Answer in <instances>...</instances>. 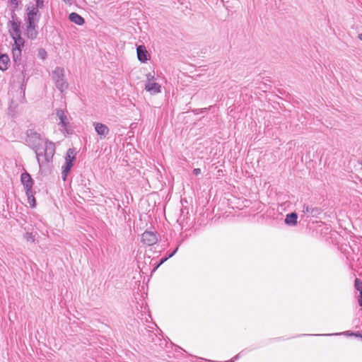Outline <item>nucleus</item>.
Here are the masks:
<instances>
[{
	"mask_svg": "<svg viewBox=\"0 0 362 362\" xmlns=\"http://www.w3.org/2000/svg\"><path fill=\"white\" fill-rule=\"evenodd\" d=\"M137 57L141 62H146L149 57V54L144 45H139L136 47Z\"/></svg>",
	"mask_w": 362,
	"mask_h": 362,
	"instance_id": "nucleus-11",
	"label": "nucleus"
},
{
	"mask_svg": "<svg viewBox=\"0 0 362 362\" xmlns=\"http://www.w3.org/2000/svg\"><path fill=\"white\" fill-rule=\"evenodd\" d=\"M93 126L97 134L100 136V139L105 138L109 134L110 130L107 125L99 122H95L93 123Z\"/></svg>",
	"mask_w": 362,
	"mask_h": 362,
	"instance_id": "nucleus-10",
	"label": "nucleus"
},
{
	"mask_svg": "<svg viewBox=\"0 0 362 362\" xmlns=\"http://www.w3.org/2000/svg\"><path fill=\"white\" fill-rule=\"evenodd\" d=\"M37 56L42 59H45L47 57V52L45 49L41 48L38 50Z\"/></svg>",
	"mask_w": 362,
	"mask_h": 362,
	"instance_id": "nucleus-21",
	"label": "nucleus"
},
{
	"mask_svg": "<svg viewBox=\"0 0 362 362\" xmlns=\"http://www.w3.org/2000/svg\"><path fill=\"white\" fill-rule=\"evenodd\" d=\"M10 5L12 9L16 10L18 8V0H10Z\"/></svg>",
	"mask_w": 362,
	"mask_h": 362,
	"instance_id": "nucleus-22",
	"label": "nucleus"
},
{
	"mask_svg": "<svg viewBox=\"0 0 362 362\" xmlns=\"http://www.w3.org/2000/svg\"><path fill=\"white\" fill-rule=\"evenodd\" d=\"M26 11L25 18L26 25H37L40 18V13L37 8L28 6Z\"/></svg>",
	"mask_w": 362,
	"mask_h": 362,
	"instance_id": "nucleus-6",
	"label": "nucleus"
},
{
	"mask_svg": "<svg viewBox=\"0 0 362 362\" xmlns=\"http://www.w3.org/2000/svg\"><path fill=\"white\" fill-rule=\"evenodd\" d=\"M359 296L358 298V303L360 306H362V290L359 291Z\"/></svg>",
	"mask_w": 362,
	"mask_h": 362,
	"instance_id": "nucleus-24",
	"label": "nucleus"
},
{
	"mask_svg": "<svg viewBox=\"0 0 362 362\" xmlns=\"http://www.w3.org/2000/svg\"><path fill=\"white\" fill-rule=\"evenodd\" d=\"M62 1L69 6H71L74 3L73 0H62Z\"/></svg>",
	"mask_w": 362,
	"mask_h": 362,
	"instance_id": "nucleus-28",
	"label": "nucleus"
},
{
	"mask_svg": "<svg viewBox=\"0 0 362 362\" xmlns=\"http://www.w3.org/2000/svg\"><path fill=\"white\" fill-rule=\"evenodd\" d=\"M202 171H201V169L200 168H194L193 170V174L194 175H199V174H201Z\"/></svg>",
	"mask_w": 362,
	"mask_h": 362,
	"instance_id": "nucleus-26",
	"label": "nucleus"
},
{
	"mask_svg": "<svg viewBox=\"0 0 362 362\" xmlns=\"http://www.w3.org/2000/svg\"><path fill=\"white\" fill-rule=\"evenodd\" d=\"M69 19L78 25H82L85 23L84 18L78 14L77 13L73 12L69 14Z\"/></svg>",
	"mask_w": 362,
	"mask_h": 362,
	"instance_id": "nucleus-16",
	"label": "nucleus"
},
{
	"mask_svg": "<svg viewBox=\"0 0 362 362\" xmlns=\"http://www.w3.org/2000/svg\"><path fill=\"white\" fill-rule=\"evenodd\" d=\"M141 242L148 246H151L158 242L156 233L152 231H145L141 235Z\"/></svg>",
	"mask_w": 362,
	"mask_h": 362,
	"instance_id": "nucleus-9",
	"label": "nucleus"
},
{
	"mask_svg": "<svg viewBox=\"0 0 362 362\" xmlns=\"http://www.w3.org/2000/svg\"><path fill=\"white\" fill-rule=\"evenodd\" d=\"M12 55H13V68L15 69V72H19L20 76L19 78L22 81L21 89L23 88L25 86L23 84L25 74V63L22 59V49H12Z\"/></svg>",
	"mask_w": 362,
	"mask_h": 362,
	"instance_id": "nucleus-3",
	"label": "nucleus"
},
{
	"mask_svg": "<svg viewBox=\"0 0 362 362\" xmlns=\"http://www.w3.org/2000/svg\"><path fill=\"white\" fill-rule=\"evenodd\" d=\"M21 181L25 189L28 199H30L33 185V180L31 176L27 172L23 173L21 175Z\"/></svg>",
	"mask_w": 362,
	"mask_h": 362,
	"instance_id": "nucleus-8",
	"label": "nucleus"
},
{
	"mask_svg": "<svg viewBox=\"0 0 362 362\" xmlns=\"http://www.w3.org/2000/svg\"><path fill=\"white\" fill-rule=\"evenodd\" d=\"M303 212V213H309L312 215V216L315 217L321 214L322 210L320 208L312 207L308 205L304 204Z\"/></svg>",
	"mask_w": 362,
	"mask_h": 362,
	"instance_id": "nucleus-15",
	"label": "nucleus"
},
{
	"mask_svg": "<svg viewBox=\"0 0 362 362\" xmlns=\"http://www.w3.org/2000/svg\"><path fill=\"white\" fill-rule=\"evenodd\" d=\"M25 142L34 150L40 168L52 160L55 153L54 143L44 141L40 134L32 129H28L26 132Z\"/></svg>",
	"mask_w": 362,
	"mask_h": 362,
	"instance_id": "nucleus-1",
	"label": "nucleus"
},
{
	"mask_svg": "<svg viewBox=\"0 0 362 362\" xmlns=\"http://www.w3.org/2000/svg\"><path fill=\"white\" fill-rule=\"evenodd\" d=\"M37 25H26V36L30 40L37 38L38 32L37 30Z\"/></svg>",
	"mask_w": 362,
	"mask_h": 362,
	"instance_id": "nucleus-13",
	"label": "nucleus"
},
{
	"mask_svg": "<svg viewBox=\"0 0 362 362\" xmlns=\"http://www.w3.org/2000/svg\"><path fill=\"white\" fill-rule=\"evenodd\" d=\"M24 238L28 241V242H32L33 243L35 241V237L34 235H33V233H29V232H27L24 234Z\"/></svg>",
	"mask_w": 362,
	"mask_h": 362,
	"instance_id": "nucleus-19",
	"label": "nucleus"
},
{
	"mask_svg": "<svg viewBox=\"0 0 362 362\" xmlns=\"http://www.w3.org/2000/svg\"><path fill=\"white\" fill-rule=\"evenodd\" d=\"M11 18H12V21H19L16 17V13H15V10H13V9H12V11H11Z\"/></svg>",
	"mask_w": 362,
	"mask_h": 362,
	"instance_id": "nucleus-25",
	"label": "nucleus"
},
{
	"mask_svg": "<svg viewBox=\"0 0 362 362\" xmlns=\"http://www.w3.org/2000/svg\"><path fill=\"white\" fill-rule=\"evenodd\" d=\"M20 25V21H10L8 22V25L10 26L8 32L13 40L12 49H22V48H23L25 45V40L21 37Z\"/></svg>",
	"mask_w": 362,
	"mask_h": 362,
	"instance_id": "nucleus-2",
	"label": "nucleus"
},
{
	"mask_svg": "<svg viewBox=\"0 0 362 362\" xmlns=\"http://www.w3.org/2000/svg\"><path fill=\"white\" fill-rule=\"evenodd\" d=\"M177 250H178V247H177L172 252H170V254H169L167 257H168V258L172 257L177 252Z\"/></svg>",
	"mask_w": 362,
	"mask_h": 362,
	"instance_id": "nucleus-27",
	"label": "nucleus"
},
{
	"mask_svg": "<svg viewBox=\"0 0 362 362\" xmlns=\"http://www.w3.org/2000/svg\"><path fill=\"white\" fill-rule=\"evenodd\" d=\"M168 259V257H167L162 258V259L160 260V262H159V264H158V266L156 267V268H157L158 267H159L160 265H161L163 263H164V262H165Z\"/></svg>",
	"mask_w": 362,
	"mask_h": 362,
	"instance_id": "nucleus-29",
	"label": "nucleus"
},
{
	"mask_svg": "<svg viewBox=\"0 0 362 362\" xmlns=\"http://www.w3.org/2000/svg\"><path fill=\"white\" fill-rule=\"evenodd\" d=\"M354 287L358 291H362V281L356 278L354 281Z\"/></svg>",
	"mask_w": 362,
	"mask_h": 362,
	"instance_id": "nucleus-18",
	"label": "nucleus"
},
{
	"mask_svg": "<svg viewBox=\"0 0 362 362\" xmlns=\"http://www.w3.org/2000/svg\"><path fill=\"white\" fill-rule=\"evenodd\" d=\"M56 115L58 119H59V125H61L63 128L66 129L69 122L64 110H57Z\"/></svg>",
	"mask_w": 362,
	"mask_h": 362,
	"instance_id": "nucleus-12",
	"label": "nucleus"
},
{
	"mask_svg": "<svg viewBox=\"0 0 362 362\" xmlns=\"http://www.w3.org/2000/svg\"><path fill=\"white\" fill-rule=\"evenodd\" d=\"M44 6V0H35V4L32 5L30 7H36L37 8V10L40 8H43Z\"/></svg>",
	"mask_w": 362,
	"mask_h": 362,
	"instance_id": "nucleus-20",
	"label": "nucleus"
},
{
	"mask_svg": "<svg viewBox=\"0 0 362 362\" xmlns=\"http://www.w3.org/2000/svg\"><path fill=\"white\" fill-rule=\"evenodd\" d=\"M298 215L296 212H292L286 216L285 223L290 226H294L297 225Z\"/></svg>",
	"mask_w": 362,
	"mask_h": 362,
	"instance_id": "nucleus-14",
	"label": "nucleus"
},
{
	"mask_svg": "<svg viewBox=\"0 0 362 362\" xmlns=\"http://www.w3.org/2000/svg\"><path fill=\"white\" fill-rule=\"evenodd\" d=\"M358 39L362 41V33H360L358 36Z\"/></svg>",
	"mask_w": 362,
	"mask_h": 362,
	"instance_id": "nucleus-30",
	"label": "nucleus"
},
{
	"mask_svg": "<svg viewBox=\"0 0 362 362\" xmlns=\"http://www.w3.org/2000/svg\"><path fill=\"white\" fill-rule=\"evenodd\" d=\"M76 152L74 148H69L66 157H65V163L62 166V179L65 180L66 179V176L69 171L71 170V168L73 166V162L76 159L75 157Z\"/></svg>",
	"mask_w": 362,
	"mask_h": 362,
	"instance_id": "nucleus-5",
	"label": "nucleus"
},
{
	"mask_svg": "<svg viewBox=\"0 0 362 362\" xmlns=\"http://www.w3.org/2000/svg\"><path fill=\"white\" fill-rule=\"evenodd\" d=\"M28 202L32 208H34L36 205L35 199L32 194V197H30V199H28Z\"/></svg>",
	"mask_w": 362,
	"mask_h": 362,
	"instance_id": "nucleus-23",
	"label": "nucleus"
},
{
	"mask_svg": "<svg viewBox=\"0 0 362 362\" xmlns=\"http://www.w3.org/2000/svg\"><path fill=\"white\" fill-rule=\"evenodd\" d=\"M145 90L149 92L151 95L159 93L161 91L160 85L155 81L154 75L151 73L146 75Z\"/></svg>",
	"mask_w": 362,
	"mask_h": 362,
	"instance_id": "nucleus-7",
	"label": "nucleus"
},
{
	"mask_svg": "<svg viewBox=\"0 0 362 362\" xmlns=\"http://www.w3.org/2000/svg\"><path fill=\"white\" fill-rule=\"evenodd\" d=\"M52 79L55 83V86L57 88L63 92L64 90L67 89L69 84L65 80V71L64 69L62 67L57 66L52 71Z\"/></svg>",
	"mask_w": 362,
	"mask_h": 362,
	"instance_id": "nucleus-4",
	"label": "nucleus"
},
{
	"mask_svg": "<svg viewBox=\"0 0 362 362\" xmlns=\"http://www.w3.org/2000/svg\"><path fill=\"white\" fill-rule=\"evenodd\" d=\"M10 64L9 57L6 54L0 55V70L6 71Z\"/></svg>",
	"mask_w": 362,
	"mask_h": 362,
	"instance_id": "nucleus-17",
	"label": "nucleus"
}]
</instances>
